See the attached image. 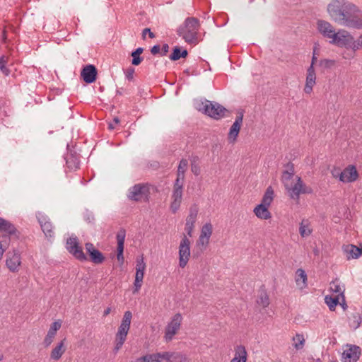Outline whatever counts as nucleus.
<instances>
[{
    "instance_id": "nucleus-31",
    "label": "nucleus",
    "mask_w": 362,
    "mask_h": 362,
    "mask_svg": "<svg viewBox=\"0 0 362 362\" xmlns=\"http://www.w3.org/2000/svg\"><path fill=\"white\" fill-rule=\"evenodd\" d=\"M144 276V271H136L135 280L134 282V293L138 292L141 287L142 281Z\"/></svg>"
},
{
    "instance_id": "nucleus-51",
    "label": "nucleus",
    "mask_w": 362,
    "mask_h": 362,
    "mask_svg": "<svg viewBox=\"0 0 362 362\" xmlns=\"http://www.w3.org/2000/svg\"><path fill=\"white\" fill-rule=\"evenodd\" d=\"M158 354L159 356L158 357L159 362H161L163 360H165L166 361L169 362L170 352L165 351V352H162V353H158Z\"/></svg>"
},
{
    "instance_id": "nucleus-27",
    "label": "nucleus",
    "mask_w": 362,
    "mask_h": 362,
    "mask_svg": "<svg viewBox=\"0 0 362 362\" xmlns=\"http://www.w3.org/2000/svg\"><path fill=\"white\" fill-rule=\"evenodd\" d=\"M274 192L272 187L269 186L263 195L260 204L269 206L274 199Z\"/></svg>"
},
{
    "instance_id": "nucleus-13",
    "label": "nucleus",
    "mask_w": 362,
    "mask_h": 362,
    "mask_svg": "<svg viewBox=\"0 0 362 362\" xmlns=\"http://www.w3.org/2000/svg\"><path fill=\"white\" fill-rule=\"evenodd\" d=\"M317 29L319 32L327 38L331 39L333 40V37H335L337 35V32H336L333 25L324 20H318L317 21Z\"/></svg>"
},
{
    "instance_id": "nucleus-11",
    "label": "nucleus",
    "mask_w": 362,
    "mask_h": 362,
    "mask_svg": "<svg viewBox=\"0 0 362 362\" xmlns=\"http://www.w3.org/2000/svg\"><path fill=\"white\" fill-rule=\"evenodd\" d=\"M182 315L180 313L175 314L170 322L168 323L165 328V337L167 341L171 340L173 337L177 333L180 327L182 322Z\"/></svg>"
},
{
    "instance_id": "nucleus-19",
    "label": "nucleus",
    "mask_w": 362,
    "mask_h": 362,
    "mask_svg": "<svg viewBox=\"0 0 362 362\" xmlns=\"http://www.w3.org/2000/svg\"><path fill=\"white\" fill-rule=\"evenodd\" d=\"M172 199L170 209L173 214H175L180 206L182 199V189L173 188Z\"/></svg>"
},
{
    "instance_id": "nucleus-28",
    "label": "nucleus",
    "mask_w": 362,
    "mask_h": 362,
    "mask_svg": "<svg viewBox=\"0 0 362 362\" xmlns=\"http://www.w3.org/2000/svg\"><path fill=\"white\" fill-rule=\"evenodd\" d=\"M296 281L301 288L306 286L307 274L303 269H298L296 272Z\"/></svg>"
},
{
    "instance_id": "nucleus-41",
    "label": "nucleus",
    "mask_w": 362,
    "mask_h": 362,
    "mask_svg": "<svg viewBox=\"0 0 362 362\" xmlns=\"http://www.w3.org/2000/svg\"><path fill=\"white\" fill-rule=\"evenodd\" d=\"M335 64V61L332 59H324L319 62V66L323 69H331Z\"/></svg>"
},
{
    "instance_id": "nucleus-3",
    "label": "nucleus",
    "mask_w": 362,
    "mask_h": 362,
    "mask_svg": "<svg viewBox=\"0 0 362 362\" xmlns=\"http://www.w3.org/2000/svg\"><path fill=\"white\" fill-rule=\"evenodd\" d=\"M332 175L335 178H339L342 182H353L358 177L356 166L349 165L343 171L339 167H334L331 170Z\"/></svg>"
},
{
    "instance_id": "nucleus-14",
    "label": "nucleus",
    "mask_w": 362,
    "mask_h": 362,
    "mask_svg": "<svg viewBox=\"0 0 362 362\" xmlns=\"http://www.w3.org/2000/svg\"><path fill=\"white\" fill-rule=\"evenodd\" d=\"M85 247L86 252L89 255L90 259L92 262L96 264H99L104 262L105 256L99 250L95 247L93 243H86L85 244Z\"/></svg>"
},
{
    "instance_id": "nucleus-15",
    "label": "nucleus",
    "mask_w": 362,
    "mask_h": 362,
    "mask_svg": "<svg viewBox=\"0 0 362 362\" xmlns=\"http://www.w3.org/2000/svg\"><path fill=\"white\" fill-rule=\"evenodd\" d=\"M129 328L130 327L120 324L115 336V346L114 348V352L115 354L122 347L124 341H126Z\"/></svg>"
},
{
    "instance_id": "nucleus-64",
    "label": "nucleus",
    "mask_w": 362,
    "mask_h": 362,
    "mask_svg": "<svg viewBox=\"0 0 362 362\" xmlns=\"http://www.w3.org/2000/svg\"><path fill=\"white\" fill-rule=\"evenodd\" d=\"M135 362H148V359L147 358V355L143 356L141 357L137 358L135 360Z\"/></svg>"
},
{
    "instance_id": "nucleus-56",
    "label": "nucleus",
    "mask_w": 362,
    "mask_h": 362,
    "mask_svg": "<svg viewBox=\"0 0 362 362\" xmlns=\"http://www.w3.org/2000/svg\"><path fill=\"white\" fill-rule=\"evenodd\" d=\"M148 359V362H159L158 353L152 354H146Z\"/></svg>"
},
{
    "instance_id": "nucleus-9",
    "label": "nucleus",
    "mask_w": 362,
    "mask_h": 362,
    "mask_svg": "<svg viewBox=\"0 0 362 362\" xmlns=\"http://www.w3.org/2000/svg\"><path fill=\"white\" fill-rule=\"evenodd\" d=\"M342 353V362H357L361 355V349L357 345L346 344Z\"/></svg>"
},
{
    "instance_id": "nucleus-37",
    "label": "nucleus",
    "mask_w": 362,
    "mask_h": 362,
    "mask_svg": "<svg viewBox=\"0 0 362 362\" xmlns=\"http://www.w3.org/2000/svg\"><path fill=\"white\" fill-rule=\"evenodd\" d=\"M126 236V230L123 228H121L119 230L117 233V247H124V240Z\"/></svg>"
},
{
    "instance_id": "nucleus-40",
    "label": "nucleus",
    "mask_w": 362,
    "mask_h": 362,
    "mask_svg": "<svg viewBox=\"0 0 362 362\" xmlns=\"http://www.w3.org/2000/svg\"><path fill=\"white\" fill-rule=\"evenodd\" d=\"M11 242V235L8 234H2L0 235V250H4L6 251V248L9 245Z\"/></svg>"
},
{
    "instance_id": "nucleus-47",
    "label": "nucleus",
    "mask_w": 362,
    "mask_h": 362,
    "mask_svg": "<svg viewBox=\"0 0 362 362\" xmlns=\"http://www.w3.org/2000/svg\"><path fill=\"white\" fill-rule=\"evenodd\" d=\"M361 47H362V35H361L358 37L357 40H354V39L353 38V44H352L351 49L355 52V51L359 49Z\"/></svg>"
},
{
    "instance_id": "nucleus-16",
    "label": "nucleus",
    "mask_w": 362,
    "mask_h": 362,
    "mask_svg": "<svg viewBox=\"0 0 362 362\" xmlns=\"http://www.w3.org/2000/svg\"><path fill=\"white\" fill-rule=\"evenodd\" d=\"M98 70L93 64L85 66L81 71V77L86 83H94L97 79Z\"/></svg>"
},
{
    "instance_id": "nucleus-48",
    "label": "nucleus",
    "mask_w": 362,
    "mask_h": 362,
    "mask_svg": "<svg viewBox=\"0 0 362 362\" xmlns=\"http://www.w3.org/2000/svg\"><path fill=\"white\" fill-rule=\"evenodd\" d=\"M146 269V263L144 261V257H141L136 259V271H144Z\"/></svg>"
},
{
    "instance_id": "nucleus-8",
    "label": "nucleus",
    "mask_w": 362,
    "mask_h": 362,
    "mask_svg": "<svg viewBox=\"0 0 362 362\" xmlns=\"http://www.w3.org/2000/svg\"><path fill=\"white\" fill-rule=\"evenodd\" d=\"M190 257V241L188 238L184 235L179 246V266L185 268Z\"/></svg>"
},
{
    "instance_id": "nucleus-30",
    "label": "nucleus",
    "mask_w": 362,
    "mask_h": 362,
    "mask_svg": "<svg viewBox=\"0 0 362 362\" xmlns=\"http://www.w3.org/2000/svg\"><path fill=\"white\" fill-rule=\"evenodd\" d=\"M212 225L210 223H205L201 230V234L202 238H206V244H209L210 237L212 234Z\"/></svg>"
},
{
    "instance_id": "nucleus-50",
    "label": "nucleus",
    "mask_w": 362,
    "mask_h": 362,
    "mask_svg": "<svg viewBox=\"0 0 362 362\" xmlns=\"http://www.w3.org/2000/svg\"><path fill=\"white\" fill-rule=\"evenodd\" d=\"M300 192H301V194H312L313 190L310 187L307 186L302 181V183H300Z\"/></svg>"
},
{
    "instance_id": "nucleus-36",
    "label": "nucleus",
    "mask_w": 362,
    "mask_h": 362,
    "mask_svg": "<svg viewBox=\"0 0 362 362\" xmlns=\"http://www.w3.org/2000/svg\"><path fill=\"white\" fill-rule=\"evenodd\" d=\"M188 165V162L186 159H181L180 161L177 171V176L181 177V178H185V173L187 169V167Z\"/></svg>"
},
{
    "instance_id": "nucleus-4",
    "label": "nucleus",
    "mask_w": 362,
    "mask_h": 362,
    "mask_svg": "<svg viewBox=\"0 0 362 362\" xmlns=\"http://www.w3.org/2000/svg\"><path fill=\"white\" fill-rule=\"evenodd\" d=\"M150 194L149 187L146 184H136L129 189L128 198L132 201L140 202L143 199L148 201Z\"/></svg>"
},
{
    "instance_id": "nucleus-1",
    "label": "nucleus",
    "mask_w": 362,
    "mask_h": 362,
    "mask_svg": "<svg viewBox=\"0 0 362 362\" xmlns=\"http://www.w3.org/2000/svg\"><path fill=\"white\" fill-rule=\"evenodd\" d=\"M330 19L337 24L356 30L362 29V11L346 0H332L327 5Z\"/></svg>"
},
{
    "instance_id": "nucleus-32",
    "label": "nucleus",
    "mask_w": 362,
    "mask_h": 362,
    "mask_svg": "<svg viewBox=\"0 0 362 362\" xmlns=\"http://www.w3.org/2000/svg\"><path fill=\"white\" fill-rule=\"evenodd\" d=\"M299 233L302 237H306L311 234L312 230L309 228V222L308 220H302L300 223Z\"/></svg>"
},
{
    "instance_id": "nucleus-60",
    "label": "nucleus",
    "mask_w": 362,
    "mask_h": 362,
    "mask_svg": "<svg viewBox=\"0 0 362 362\" xmlns=\"http://www.w3.org/2000/svg\"><path fill=\"white\" fill-rule=\"evenodd\" d=\"M169 52V45L168 44H163L160 49V55L165 56Z\"/></svg>"
},
{
    "instance_id": "nucleus-20",
    "label": "nucleus",
    "mask_w": 362,
    "mask_h": 362,
    "mask_svg": "<svg viewBox=\"0 0 362 362\" xmlns=\"http://www.w3.org/2000/svg\"><path fill=\"white\" fill-rule=\"evenodd\" d=\"M344 252L347 259H357L362 255V245H360V247L352 244L346 245L344 247Z\"/></svg>"
},
{
    "instance_id": "nucleus-53",
    "label": "nucleus",
    "mask_w": 362,
    "mask_h": 362,
    "mask_svg": "<svg viewBox=\"0 0 362 362\" xmlns=\"http://www.w3.org/2000/svg\"><path fill=\"white\" fill-rule=\"evenodd\" d=\"M11 222L0 217V232H4Z\"/></svg>"
},
{
    "instance_id": "nucleus-2",
    "label": "nucleus",
    "mask_w": 362,
    "mask_h": 362,
    "mask_svg": "<svg viewBox=\"0 0 362 362\" xmlns=\"http://www.w3.org/2000/svg\"><path fill=\"white\" fill-rule=\"evenodd\" d=\"M199 26L198 18L188 17L185 19L183 25L178 28L177 33L179 36L182 37L186 42L189 44L196 43Z\"/></svg>"
},
{
    "instance_id": "nucleus-7",
    "label": "nucleus",
    "mask_w": 362,
    "mask_h": 362,
    "mask_svg": "<svg viewBox=\"0 0 362 362\" xmlns=\"http://www.w3.org/2000/svg\"><path fill=\"white\" fill-rule=\"evenodd\" d=\"M329 42L339 47L351 49L353 36L349 31L344 29H339L336 37H333V40H330Z\"/></svg>"
},
{
    "instance_id": "nucleus-57",
    "label": "nucleus",
    "mask_w": 362,
    "mask_h": 362,
    "mask_svg": "<svg viewBox=\"0 0 362 362\" xmlns=\"http://www.w3.org/2000/svg\"><path fill=\"white\" fill-rule=\"evenodd\" d=\"M194 228V224L189 223H186L185 224V230L187 231V233L189 236H192L193 229Z\"/></svg>"
},
{
    "instance_id": "nucleus-44",
    "label": "nucleus",
    "mask_w": 362,
    "mask_h": 362,
    "mask_svg": "<svg viewBox=\"0 0 362 362\" xmlns=\"http://www.w3.org/2000/svg\"><path fill=\"white\" fill-rule=\"evenodd\" d=\"M132 318V313L131 311L127 310V311L124 312L121 324L125 325L128 327H130Z\"/></svg>"
},
{
    "instance_id": "nucleus-61",
    "label": "nucleus",
    "mask_w": 362,
    "mask_h": 362,
    "mask_svg": "<svg viewBox=\"0 0 362 362\" xmlns=\"http://www.w3.org/2000/svg\"><path fill=\"white\" fill-rule=\"evenodd\" d=\"M331 289L334 293H339L344 297L343 292L341 291V288H340L339 285H337V284H335L334 283H333V286H331Z\"/></svg>"
},
{
    "instance_id": "nucleus-6",
    "label": "nucleus",
    "mask_w": 362,
    "mask_h": 362,
    "mask_svg": "<svg viewBox=\"0 0 362 362\" xmlns=\"http://www.w3.org/2000/svg\"><path fill=\"white\" fill-rule=\"evenodd\" d=\"M66 248L76 259L81 262L88 260L86 255L84 254L82 247L79 245L77 237H70L67 239Z\"/></svg>"
},
{
    "instance_id": "nucleus-49",
    "label": "nucleus",
    "mask_w": 362,
    "mask_h": 362,
    "mask_svg": "<svg viewBox=\"0 0 362 362\" xmlns=\"http://www.w3.org/2000/svg\"><path fill=\"white\" fill-rule=\"evenodd\" d=\"M117 258L119 262L124 263V247H117Z\"/></svg>"
},
{
    "instance_id": "nucleus-24",
    "label": "nucleus",
    "mask_w": 362,
    "mask_h": 362,
    "mask_svg": "<svg viewBox=\"0 0 362 362\" xmlns=\"http://www.w3.org/2000/svg\"><path fill=\"white\" fill-rule=\"evenodd\" d=\"M66 341V338L63 339L55 348L52 349L50 354V358L53 360L57 361L59 360L64 353L66 351V347L64 346V342Z\"/></svg>"
},
{
    "instance_id": "nucleus-45",
    "label": "nucleus",
    "mask_w": 362,
    "mask_h": 362,
    "mask_svg": "<svg viewBox=\"0 0 362 362\" xmlns=\"http://www.w3.org/2000/svg\"><path fill=\"white\" fill-rule=\"evenodd\" d=\"M6 61L4 57H0V70L6 75L8 76L10 74L9 69L6 67Z\"/></svg>"
},
{
    "instance_id": "nucleus-18",
    "label": "nucleus",
    "mask_w": 362,
    "mask_h": 362,
    "mask_svg": "<svg viewBox=\"0 0 362 362\" xmlns=\"http://www.w3.org/2000/svg\"><path fill=\"white\" fill-rule=\"evenodd\" d=\"M316 74L315 69L313 66H309L307 69L305 86L304 91L305 93H310L313 91V88L315 84Z\"/></svg>"
},
{
    "instance_id": "nucleus-21",
    "label": "nucleus",
    "mask_w": 362,
    "mask_h": 362,
    "mask_svg": "<svg viewBox=\"0 0 362 362\" xmlns=\"http://www.w3.org/2000/svg\"><path fill=\"white\" fill-rule=\"evenodd\" d=\"M296 178L297 182L294 184V185L291 187L288 185V188H286V189L287 190L291 199L298 201L300 194H301L300 183H302V179L298 176H297Z\"/></svg>"
},
{
    "instance_id": "nucleus-35",
    "label": "nucleus",
    "mask_w": 362,
    "mask_h": 362,
    "mask_svg": "<svg viewBox=\"0 0 362 362\" xmlns=\"http://www.w3.org/2000/svg\"><path fill=\"white\" fill-rule=\"evenodd\" d=\"M325 303L328 305L331 311L335 310L336 306L339 303V297H332V296H326L325 298Z\"/></svg>"
},
{
    "instance_id": "nucleus-63",
    "label": "nucleus",
    "mask_w": 362,
    "mask_h": 362,
    "mask_svg": "<svg viewBox=\"0 0 362 362\" xmlns=\"http://www.w3.org/2000/svg\"><path fill=\"white\" fill-rule=\"evenodd\" d=\"M197 244L202 245V246L206 247L208 244H206V238H202V235H199V239L197 240Z\"/></svg>"
},
{
    "instance_id": "nucleus-34",
    "label": "nucleus",
    "mask_w": 362,
    "mask_h": 362,
    "mask_svg": "<svg viewBox=\"0 0 362 362\" xmlns=\"http://www.w3.org/2000/svg\"><path fill=\"white\" fill-rule=\"evenodd\" d=\"M257 303L262 306L264 308L269 305V296L265 291H260L257 300Z\"/></svg>"
},
{
    "instance_id": "nucleus-17",
    "label": "nucleus",
    "mask_w": 362,
    "mask_h": 362,
    "mask_svg": "<svg viewBox=\"0 0 362 362\" xmlns=\"http://www.w3.org/2000/svg\"><path fill=\"white\" fill-rule=\"evenodd\" d=\"M61 326L62 322L60 320H57L52 323L43 341V344L45 347H48L52 344V342L53 341V339L54 338L57 334V330L60 329Z\"/></svg>"
},
{
    "instance_id": "nucleus-54",
    "label": "nucleus",
    "mask_w": 362,
    "mask_h": 362,
    "mask_svg": "<svg viewBox=\"0 0 362 362\" xmlns=\"http://www.w3.org/2000/svg\"><path fill=\"white\" fill-rule=\"evenodd\" d=\"M146 34H148V37L150 38H151V39L155 37V34L153 32H151V29L148 28H146L144 29L143 31H142V38H143V40H145Z\"/></svg>"
},
{
    "instance_id": "nucleus-29",
    "label": "nucleus",
    "mask_w": 362,
    "mask_h": 362,
    "mask_svg": "<svg viewBox=\"0 0 362 362\" xmlns=\"http://www.w3.org/2000/svg\"><path fill=\"white\" fill-rule=\"evenodd\" d=\"M41 228L45 233V236L47 238H52L54 236V232L53 230V226L49 221L42 222L40 221Z\"/></svg>"
},
{
    "instance_id": "nucleus-10",
    "label": "nucleus",
    "mask_w": 362,
    "mask_h": 362,
    "mask_svg": "<svg viewBox=\"0 0 362 362\" xmlns=\"http://www.w3.org/2000/svg\"><path fill=\"white\" fill-rule=\"evenodd\" d=\"M243 115L244 110H240L238 111V115L236 117L235 122L230 127L228 134L229 143L233 144L237 140V137L238 136L243 124Z\"/></svg>"
},
{
    "instance_id": "nucleus-22",
    "label": "nucleus",
    "mask_w": 362,
    "mask_h": 362,
    "mask_svg": "<svg viewBox=\"0 0 362 362\" xmlns=\"http://www.w3.org/2000/svg\"><path fill=\"white\" fill-rule=\"evenodd\" d=\"M268 208L269 206L259 204L255 206L253 211L259 218L267 220L272 217L271 213Z\"/></svg>"
},
{
    "instance_id": "nucleus-33",
    "label": "nucleus",
    "mask_w": 362,
    "mask_h": 362,
    "mask_svg": "<svg viewBox=\"0 0 362 362\" xmlns=\"http://www.w3.org/2000/svg\"><path fill=\"white\" fill-rule=\"evenodd\" d=\"M197 214L198 207L196 204H194L189 208V214L186 218V223L194 224L197 220Z\"/></svg>"
},
{
    "instance_id": "nucleus-43",
    "label": "nucleus",
    "mask_w": 362,
    "mask_h": 362,
    "mask_svg": "<svg viewBox=\"0 0 362 362\" xmlns=\"http://www.w3.org/2000/svg\"><path fill=\"white\" fill-rule=\"evenodd\" d=\"M293 341H298L294 345L296 349H300L303 348V344L305 342V339L303 334H296V337H293Z\"/></svg>"
},
{
    "instance_id": "nucleus-55",
    "label": "nucleus",
    "mask_w": 362,
    "mask_h": 362,
    "mask_svg": "<svg viewBox=\"0 0 362 362\" xmlns=\"http://www.w3.org/2000/svg\"><path fill=\"white\" fill-rule=\"evenodd\" d=\"M134 69L133 67H129L126 71V77L129 81H132L134 78Z\"/></svg>"
},
{
    "instance_id": "nucleus-59",
    "label": "nucleus",
    "mask_w": 362,
    "mask_h": 362,
    "mask_svg": "<svg viewBox=\"0 0 362 362\" xmlns=\"http://www.w3.org/2000/svg\"><path fill=\"white\" fill-rule=\"evenodd\" d=\"M191 170L196 175H198L200 173L199 166L194 162H192L191 164Z\"/></svg>"
},
{
    "instance_id": "nucleus-23",
    "label": "nucleus",
    "mask_w": 362,
    "mask_h": 362,
    "mask_svg": "<svg viewBox=\"0 0 362 362\" xmlns=\"http://www.w3.org/2000/svg\"><path fill=\"white\" fill-rule=\"evenodd\" d=\"M235 352V356L230 362H247V354L244 346H236Z\"/></svg>"
},
{
    "instance_id": "nucleus-39",
    "label": "nucleus",
    "mask_w": 362,
    "mask_h": 362,
    "mask_svg": "<svg viewBox=\"0 0 362 362\" xmlns=\"http://www.w3.org/2000/svg\"><path fill=\"white\" fill-rule=\"evenodd\" d=\"M186 357L180 352H170L169 362H185Z\"/></svg>"
},
{
    "instance_id": "nucleus-25",
    "label": "nucleus",
    "mask_w": 362,
    "mask_h": 362,
    "mask_svg": "<svg viewBox=\"0 0 362 362\" xmlns=\"http://www.w3.org/2000/svg\"><path fill=\"white\" fill-rule=\"evenodd\" d=\"M188 56V51L186 49H182L181 47L175 46L173 48L172 53L169 56L171 61H177L180 58H186Z\"/></svg>"
},
{
    "instance_id": "nucleus-38",
    "label": "nucleus",
    "mask_w": 362,
    "mask_h": 362,
    "mask_svg": "<svg viewBox=\"0 0 362 362\" xmlns=\"http://www.w3.org/2000/svg\"><path fill=\"white\" fill-rule=\"evenodd\" d=\"M295 172L284 170L281 177V182L284 183L285 188H288V182L292 179Z\"/></svg>"
},
{
    "instance_id": "nucleus-58",
    "label": "nucleus",
    "mask_w": 362,
    "mask_h": 362,
    "mask_svg": "<svg viewBox=\"0 0 362 362\" xmlns=\"http://www.w3.org/2000/svg\"><path fill=\"white\" fill-rule=\"evenodd\" d=\"M151 52L153 55H156L158 54H160V47L159 45H153L151 49Z\"/></svg>"
},
{
    "instance_id": "nucleus-46",
    "label": "nucleus",
    "mask_w": 362,
    "mask_h": 362,
    "mask_svg": "<svg viewBox=\"0 0 362 362\" xmlns=\"http://www.w3.org/2000/svg\"><path fill=\"white\" fill-rule=\"evenodd\" d=\"M131 56L132 57V64L134 66L139 65L144 60V58L142 57H141L140 54H136L134 53H131Z\"/></svg>"
},
{
    "instance_id": "nucleus-26",
    "label": "nucleus",
    "mask_w": 362,
    "mask_h": 362,
    "mask_svg": "<svg viewBox=\"0 0 362 362\" xmlns=\"http://www.w3.org/2000/svg\"><path fill=\"white\" fill-rule=\"evenodd\" d=\"M64 158L68 168L70 170H76L78 168L79 160L74 153H68Z\"/></svg>"
},
{
    "instance_id": "nucleus-42",
    "label": "nucleus",
    "mask_w": 362,
    "mask_h": 362,
    "mask_svg": "<svg viewBox=\"0 0 362 362\" xmlns=\"http://www.w3.org/2000/svg\"><path fill=\"white\" fill-rule=\"evenodd\" d=\"M4 233H6L5 234H8L10 235H15L18 239L19 238L21 234L20 232L16 229L15 226L11 223H10L7 228H6Z\"/></svg>"
},
{
    "instance_id": "nucleus-62",
    "label": "nucleus",
    "mask_w": 362,
    "mask_h": 362,
    "mask_svg": "<svg viewBox=\"0 0 362 362\" xmlns=\"http://www.w3.org/2000/svg\"><path fill=\"white\" fill-rule=\"evenodd\" d=\"M284 167L286 168L285 170L291 171V172H295L294 170V165L291 162H288Z\"/></svg>"
},
{
    "instance_id": "nucleus-5",
    "label": "nucleus",
    "mask_w": 362,
    "mask_h": 362,
    "mask_svg": "<svg viewBox=\"0 0 362 362\" xmlns=\"http://www.w3.org/2000/svg\"><path fill=\"white\" fill-rule=\"evenodd\" d=\"M203 112L214 119H219L223 117L225 113L228 110L218 103L206 100V103L203 107Z\"/></svg>"
},
{
    "instance_id": "nucleus-52",
    "label": "nucleus",
    "mask_w": 362,
    "mask_h": 362,
    "mask_svg": "<svg viewBox=\"0 0 362 362\" xmlns=\"http://www.w3.org/2000/svg\"><path fill=\"white\" fill-rule=\"evenodd\" d=\"M184 180L185 178H181V177L177 176V178L173 185V188L183 189Z\"/></svg>"
},
{
    "instance_id": "nucleus-12",
    "label": "nucleus",
    "mask_w": 362,
    "mask_h": 362,
    "mask_svg": "<svg viewBox=\"0 0 362 362\" xmlns=\"http://www.w3.org/2000/svg\"><path fill=\"white\" fill-rule=\"evenodd\" d=\"M21 263V255L17 250H13L12 252L9 251L7 252L6 264L11 272H17Z\"/></svg>"
}]
</instances>
